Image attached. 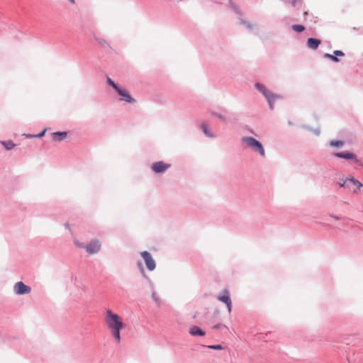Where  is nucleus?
<instances>
[{
    "instance_id": "nucleus-30",
    "label": "nucleus",
    "mask_w": 363,
    "mask_h": 363,
    "mask_svg": "<svg viewBox=\"0 0 363 363\" xmlns=\"http://www.w3.org/2000/svg\"><path fill=\"white\" fill-rule=\"evenodd\" d=\"M101 44H106L107 42L105 40L103 39V40H101Z\"/></svg>"
},
{
    "instance_id": "nucleus-9",
    "label": "nucleus",
    "mask_w": 363,
    "mask_h": 363,
    "mask_svg": "<svg viewBox=\"0 0 363 363\" xmlns=\"http://www.w3.org/2000/svg\"><path fill=\"white\" fill-rule=\"evenodd\" d=\"M218 299L226 304L228 311H231L232 302L228 290L225 289L221 294L218 296Z\"/></svg>"
},
{
    "instance_id": "nucleus-32",
    "label": "nucleus",
    "mask_w": 363,
    "mask_h": 363,
    "mask_svg": "<svg viewBox=\"0 0 363 363\" xmlns=\"http://www.w3.org/2000/svg\"><path fill=\"white\" fill-rule=\"evenodd\" d=\"M213 328H215V329H218V328H219V325H217L213 326Z\"/></svg>"
},
{
    "instance_id": "nucleus-10",
    "label": "nucleus",
    "mask_w": 363,
    "mask_h": 363,
    "mask_svg": "<svg viewBox=\"0 0 363 363\" xmlns=\"http://www.w3.org/2000/svg\"><path fill=\"white\" fill-rule=\"evenodd\" d=\"M170 167L169 164L164 163V162H157L152 164V169L155 173H162L166 171L168 168Z\"/></svg>"
},
{
    "instance_id": "nucleus-15",
    "label": "nucleus",
    "mask_w": 363,
    "mask_h": 363,
    "mask_svg": "<svg viewBox=\"0 0 363 363\" xmlns=\"http://www.w3.org/2000/svg\"><path fill=\"white\" fill-rule=\"evenodd\" d=\"M1 143L5 147V148L9 150L13 148L16 145L11 140L4 141L1 142Z\"/></svg>"
},
{
    "instance_id": "nucleus-4",
    "label": "nucleus",
    "mask_w": 363,
    "mask_h": 363,
    "mask_svg": "<svg viewBox=\"0 0 363 363\" xmlns=\"http://www.w3.org/2000/svg\"><path fill=\"white\" fill-rule=\"evenodd\" d=\"M140 255L143 258L147 269L150 271H153L156 267V263L150 253L143 251L140 253Z\"/></svg>"
},
{
    "instance_id": "nucleus-22",
    "label": "nucleus",
    "mask_w": 363,
    "mask_h": 363,
    "mask_svg": "<svg viewBox=\"0 0 363 363\" xmlns=\"http://www.w3.org/2000/svg\"><path fill=\"white\" fill-rule=\"evenodd\" d=\"M333 54L335 55V56H344V53L340 51V50H335Z\"/></svg>"
},
{
    "instance_id": "nucleus-24",
    "label": "nucleus",
    "mask_w": 363,
    "mask_h": 363,
    "mask_svg": "<svg viewBox=\"0 0 363 363\" xmlns=\"http://www.w3.org/2000/svg\"><path fill=\"white\" fill-rule=\"evenodd\" d=\"M74 244H75V245H77V246H78L79 247H82V248H85V246H86L83 243H81V242H79V241H77V240L74 241Z\"/></svg>"
},
{
    "instance_id": "nucleus-1",
    "label": "nucleus",
    "mask_w": 363,
    "mask_h": 363,
    "mask_svg": "<svg viewBox=\"0 0 363 363\" xmlns=\"http://www.w3.org/2000/svg\"><path fill=\"white\" fill-rule=\"evenodd\" d=\"M104 320L116 342L119 343L121 342L120 332L123 328V323L121 317L118 314L114 313L111 310H107L105 313Z\"/></svg>"
},
{
    "instance_id": "nucleus-21",
    "label": "nucleus",
    "mask_w": 363,
    "mask_h": 363,
    "mask_svg": "<svg viewBox=\"0 0 363 363\" xmlns=\"http://www.w3.org/2000/svg\"><path fill=\"white\" fill-rule=\"evenodd\" d=\"M241 23H242L243 25H245V26L247 28H249L250 30L252 29V28H253V26H252L250 23H249V22H247V21H246L242 20V21H241Z\"/></svg>"
},
{
    "instance_id": "nucleus-5",
    "label": "nucleus",
    "mask_w": 363,
    "mask_h": 363,
    "mask_svg": "<svg viewBox=\"0 0 363 363\" xmlns=\"http://www.w3.org/2000/svg\"><path fill=\"white\" fill-rule=\"evenodd\" d=\"M334 155L339 158H343V159H345L347 160H353L355 164H359V165L362 164L361 161L357 158L356 155H354L352 152H340L335 153Z\"/></svg>"
},
{
    "instance_id": "nucleus-2",
    "label": "nucleus",
    "mask_w": 363,
    "mask_h": 363,
    "mask_svg": "<svg viewBox=\"0 0 363 363\" xmlns=\"http://www.w3.org/2000/svg\"><path fill=\"white\" fill-rule=\"evenodd\" d=\"M242 142L245 147L251 148L254 152L259 153L262 157H265V151L262 144L252 137H243Z\"/></svg>"
},
{
    "instance_id": "nucleus-13",
    "label": "nucleus",
    "mask_w": 363,
    "mask_h": 363,
    "mask_svg": "<svg viewBox=\"0 0 363 363\" xmlns=\"http://www.w3.org/2000/svg\"><path fill=\"white\" fill-rule=\"evenodd\" d=\"M67 132H55L52 133V140L55 141H61L66 138Z\"/></svg>"
},
{
    "instance_id": "nucleus-8",
    "label": "nucleus",
    "mask_w": 363,
    "mask_h": 363,
    "mask_svg": "<svg viewBox=\"0 0 363 363\" xmlns=\"http://www.w3.org/2000/svg\"><path fill=\"white\" fill-rule=\"evenodd\" d=\"M13 289L15 293L18 295L29 294L31 291L30 287L26 286L22 281L17 282L14 285Z\"/></svg>"
},
{
    "instance_id": "nucleus-14",
    "label": "nucleus",
    "mask_w": 363,
    "mask_h": 363,
    "mask_svg": "<svg viewBox=\"0 0 363 363\" xmlns=\"http://www.w3.org/2000/svg\"><path fill=\"white\" fill-rule=\"evenodd\" d=\"M189 333L192 336H203L205 333L198 326H193L190 328Z\"/></svg>"
},
{
    "instance_id": "nucleus-28",
    "label": "nucleus",
    "mask_w": 363,
    "mask_h": 363,
    "mask_svg": "<svg viewBox=\"0 0 363 363\" xmlns=\"http://www.w3.org/2000/svg\"><path fill=\"white\" fill-rule=\"evenodd\" d=\"M138 266L140 267V269H141L142 273H143V274H144V269H143V268L142 264H141V263H140V262H139V263H138Z\"/></svg>"
},
{
    "instance_id": "nucleus-31",
    "label": "nucleus",
    "mask_w": 363,
    "mask_h": 363,
    "mask_svg": "<svg viewBox=\"0 0 363 363\" xmlns=\"http://www.w3.org/2000/svg\"><path fill=\"white\" fill-rule=\"evenodd\" d=\"M70 1L71 4H75V1L74 0H69Z\"/></svg>"
},
{
    "instance_id": "nucleus-6",
    "label": "nucleus",
    "mask_w": 363,
    "mask_h": 363,
    "mask_svg": "<svg viewBox=\"0 0 363 363\" xmlns=\"http://www.w3.org/2000/svg\"><path fill=\"white\" fill-rule=\"evenodd\" d=\"M344 184H349V188L352 186L353 192L355 194L359 192L361 188L363 186V184L360 182L352 177L344 180Z\"/></svg>"
},
{
    "instance_id": "nucleus-11",
    "label": "nucleus",
    "mask_w": 363,
    "mask_h": 363,
    "mask_svg": "<svg viewBox=\"0 0 363 363\" xmlns=\"http://www.w3.org/2000/svg\"><path fill=\"white\" fill-rule=\"evenodd\" d=\"M118 94L121 96V100L128 103L135 102V99L129 94L125 89L119 88L117 91Z\"/></svg>"
},
{
    "instance_id": "nucleus-26",
    "label": "nucleus",
    "mask_w": 363,
    "mask_h": 363,
    "mask_svg": "<svg viewBox=\"0 0 363 363\" xmlns=\"http://www.w3.org/2000/svg\"><path fill=\"white\" fill-rule=\"evenodd\" d=\"M340 186H345L349 188V184H344V182L342 183L339 184Z\"/></svg>"
},
{
    "instance_id": "nucleus-19",
    "label": "nucleus",
    "mask_w": 363,
    "mask_h": 363,
    "mask_svg": "<svg viewBox=\"0 0 363 363\" xmlns=\"http://www.w3.org/2000/svg\"><path fill=\"white\" fill-rule=\"evenodd\" d=\"M107 83L110 86H111L116 91H117L120 88L116 84H115V82L111 78L107 79Z\"/></svg>"
},
{
    "instance_id": "nucleus-16",
    "label": "nucleus",
    "mask_w": 363,
    "mask_h": 363,
    "mask_svg": "<svg viewBox=\"0 0 363 363\" xmlns=\"http://www.w3.org/2000/svg\"><path fill=\"white\" fill-rule=\"evenodd\" d=\"M345 143L342 140H331L330 142V145L333 147H342L343 146Z\"/></svg>"
},
{
    "instance_id": "nucleus-25",
    "label": "nucleus",
    "mask_w": 363,
    "mask_h": 363,
    "mask_svg": "<svg viewBox=\"0 0 363 363\" xmlns=\"http://www.w3.org/2000/svg\"><path fill=\"white\" fill-rule=\"evenodd\" d=\"M297 3H301V0H293L291 4L293 6H296Z\"/></svg>"
},
{
    "instance_id": "nucleus-7",
    "label": "nucleus",
    "mask_w": 363,
    "mask_h": 363,
    "mask_svg": "<svg viewBox=\"0 0 363 363\" xmlns=\"http://www.w3.org/2000/svg\"><path fill=\"white\" fill-rule=\"evenodd\" d=\"M86 252L93 255L99 252L101 249V243L99 240H94L85 246Z\"/></svg>"
},
{
    "instance_id": "nucleus-3",
    "label": "nucleus",
    "mask_w": 363,
    "mask_h": 363,
    "mask_svg": "<svg viewBox=\"0 0 363 363\" xmlns=\"http://www.w3.org/2000/svg\"><path fill=\"white\" fill-rule=\"evenodd\" d=\"M255 86L256 88L266 97L269 104L270 107L272 108V102L274 100L279 99V96L274 94L272 93L270 91L267 90L263 84L257 83L256 84Z\"/></svg>"
},
{
    "instance_id": "nucleus-20",
    "label": "nucleus",
    "mask_w": 363,
    "mask_h": 363,
    "mask_svg": "<svg viewBox=\"0 0 363 363\" xmlns=\"http://www.w3.org/2000/svg\"><path fill=\"white\" fill-rule=\"evenodd\" d=\"M324 57L330 59L332 61L335 62L339 61V60L337 58V57L335 55H332L330 54L326 53V54H325Z\"/></svg>"
},
{
    "instance_id": "nucleus-29",
    "label": "nucleus",
    "mask_w": 363,
    "mask_h": 363,
    "mask_svg": "<svg viewBox=\"0 0 363 363\" xmlns=\"http://www.w3.org/2000/svg\"><path fill=\"white\" fill-rule=\"evenodd\" d=\"M331 217L334 218L336 220H340V218L339 216H333V215H330Z\"/></svg>"
},
{
    "instance_id": "nucleus-23",
    "label": "nucleus",
    "mask_w": 363,
    "mask_h": 363,
    "mask_svg": "<svg viewBox=\"0 0 363 363\" xmlns=\"http://www.w3.org/2000/svg\"><path fill=\"white\" fill-rule=\"evenodd\" d=\"M209 347L214 349V350H221L222 349V346L220 345H211V346H209Z\"/></svg>"
},
{
    "instance_id": "nucleus-12",
    "label": "nucleus",
    "mask_w": 363,
    "mask_h": 363,
    "mask_svg": "<svg viewBox=\"0 0 363 363\" xmlns=\"http://www.w3.org/2000/svg\"><path fill=\"white\" fill-rule=\"evenodd\" d=\"M321 41L316 38H310L307 40V46L313 50H315L318 48Z\"/></svg>"
},
{
    "instance_id": "nucleus-33",
    "label": "nucleus",
    "mask_w": 363,
    "mask_h": 363,
    "mask_svg": "<svg viewBox=\"0 0 363 363\" xmlns=\"http://www.w3.org/2000/svg\"><path fill=\"white\" fill-rule=\"evenodd\" d=\"M304 15L307 16L308 15V11H304Z\"/></svg>"
},
{
    "instance_id": "nucleus-17",
    "label": "nucleus",
    "mask_w": 363,
    "mask_h": 363,
    "mask_svg": "<svg viewBox=\"0 0 363 363\" xmlns=\"http://www.w3.org/2000/svg\"><path fill=\"white\" fill-rule=\"evenodd\" d=\"M292 29L298 33H301L305 30V27L302 25H293Z\"/></svg>"
},
{
    "instance_id": "nucleus-18",
    "label": "nucleus",
    "mask_w": 363,
    "mask_h": 363,
    "mask_svg": "<svg viewBox=\"0 0 363 363\" xmlns=\"http://www.w3.org/2000/svg\"><path fill=\"white\" fill-rule=\"evenodd\" d=\"M201 128L203 130V131L204 132V133L208 136V137H212L213 135L209 132V130H208V125L205 123H203L201 125Z\"/></svg>"
},
{
    "instance_id": "nucleus-27",
    "label": "nucleus",
    "mask_w": 363,
    "mask_h": 363,
    "mask_svg": "<svg viewBox=\"0 0 363 363\" xmlns=\"http://www.w3.org/2000/svg\"><path fill=\"white\" fill-rule=\"evenodd\" d=\"M45 132V130H43V132H41L40 133H39V134L37 135V137H39V138H40V137H42L43 135H44Z\"/></svg>"
}]
</instances>
